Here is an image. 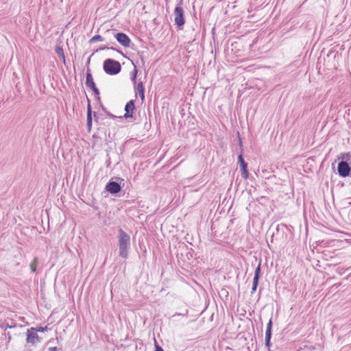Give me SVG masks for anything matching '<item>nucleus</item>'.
<instances>
[{
    "label": "nucleus",
    "mask_w": 351,
    "mask_h": 351,
    "mask_svg": "<svg viewBox=\"0 0 351 351\" xmlns=\"http://www.w3.org/2000/svg\"><path fill=\"white\" fill-rule=\"evenodd\" d=\"M293 227L291 225L278 224L276 228V232H274L271 236V241L273 242L275 237L276 241H281L282 243H287L293 239Z\"/></svg>",
    "instance_id": "1"
},
{
    "label": "nucleus",
    "mask_w": 351,
    "mask_h": 351,
    "mask_svg": "<svg viewBox=\"0 0 351 351\" xmlns=\"http://www.w3.org/2000/svg\"><path fill=\"white\" fill-rule=\"evenodd\" d=\"M337 173L341 178L351 176V153H341L337 156Z\"/></svg>",
    "instance_id": "2"
},
{
    "label": "nucleus",
    "mask_w": 351,
    "mask_h": 351,
    "mask_svg": "<svg viewBox=\"0 0 351 351\" xmlns=\"http://www.w3.org/2000/svg\"><path fill=\"white\" fill-rule=\"evenodd\" d=\"M119 256L123 258H128L131 247L130 236L122 228L118 230Z\"/></svg>",
    "instance_id": "3"
},
{
    "label": "nucleus",
    "mask_w": 351,
    "mask_h": 351,
    "mask_svg": "<svg viewBox=\"0 0 351 351\" xmlns=\"http://www.w3.org/2000/svg\"><path fill=\"white\" fill-rule=\"evenodd\" d=\"M103 69L106 73L114 75L120 73L121 65L119 62L111 58H108L104 62Z\"/></svg>",
    "instance_id": "4"
},
{
    "label": "nucleus",
    "mask_w": 351,
    "mask_h": 351,
    "mask_svg": "<svg viewBox=\"0 0 351 351\" xmlns=\"http://www.w3.org/2000/svg\"><path fill=\"white\" fill-rule=\"evenodd\" d=\"M238 137H239V149H240V154L238 156V162L239 163L240 168H241V176L243 179H247L249 177V172L247 170V163L245 161L243 156V143L241 138L239 136V133H238Z\"/></svg>",
    "instance_id": "5"
},
{
    "label": "nucleus",
    "mask_w": 351,
    "mask_h": 351,
    "mask_svg": "<svg viewBox=\"0 0 351 351\" xmlns=\"http://www.w3.org/2000/svg\"><path fill=\"white\" fill-rule=\"evenodd\" d=\"M182 4V0H180V3L176 5L173 11L175 25L179 29H182L185 23L184 11L181 7Z\"/></svg>",
    "instance_id": "6"
},
{
    "label": "nucleus",
    "mask_w": 351,
    "mask_h": 351,
    "mask_svg": "<svg viewBox=\"0 0 351 351\" xmlns=\"http://www.w3.org/2000/svg\"><path fill=\"white\" fill-rule=\"evenodd\" d=\"M37 332V330L34 327L28 328L27 330V343L34 345L36 343L40 342V338L38 335Z\"/></svg>",
    "instance_id": "7"
},
{
    "label": "nucleus",
    "mask_w": 351,
    "mask_h": 351,
    "mask_svg": "<svg viewBox=\"0 0 351 351\" xmlns=\"http://www.w3.org/2000/svg\"><path fill=\"white\" fill-rule=\"evenodd\" d=\"M117 42L124 47H129L131 43L130 37L125 33L118 32L114 34Z\"/></svg>",
    "instance_id": "8"
},
{
    "label": "nucleus",
    "mask_w": 351,
    "mask_h": 351,
    "mask_svg": "<svg viewBox=\"0 0 351 351\" xmlns=\"http://www.w3.org/2000/svg\"><path fill=\"white\" fill-rule=\"evenodd\" d=\"M105 189L110 194L114 195L121 191V186L119 183L110 180L106 185Z\"/></svg>",
    "instance_id": "9"
},
{
    "label": "nucleus",
    "mask_w": 351,
    "mask_h": 351,
    "mask_svg": "<svg viewBox=\"0 0 351 351\" xmlns=\"http://www.w3.org/2000/svg\"><path fill=\"white\" fill-rule=\"evenodd\" d=\"M134 109H135L134 101L132 99V100L129 101L125 106L124 110H125V112L124 115L122 117V119L123 118H125V119L133 118Z\"/></svg>",
    "instance_id": "10"
},
{
    "label": "nucleus",
    "mask_w": 351,
    "mask_h": 351,
    "mask_svg": "<svg viewBox=\"0 0 351 351\" xmlns=\"http://www.w3.org/2000/svg\"><path fill=\"white\" fill-rule=\"evenodd\" d=\"M86 86L89 88H93L96 86L95 83L94 82L93 77L92 74L90 73V69H88L86 75Z\"/></svg>",
    "instance_id": "11"
},
{
    "label": "nucleus",
    "mask_w": 351,
    "mask_h": 351,
    "mask_svg": "<svg viewBox=\"0 0 351 351\" xmlns=\"http://www.w3.org/2000/svg\"><path fill=\"white\" fill-rule=\"evenodd\" d=\"M135 93L136 94H139L142 101L145 99V88L143 82L138 83L137 86L135 87Z\"/></svg>",
    "instance_id": "12"
},
{
    "label": "nucleus",
    "mask_w": 351,
    "mask_h": 351,
    "mask_svg": "<svg viewBox=\"0 0 351 351\" xmlns=\"http://www.w3.org/2000/svg\"><path fill=\"white\" fill-rule=\"evenodd\" d=\"M55 51L63 63L66 64V59L62 47L60 45H56Z\"/></svg>",
    "instance_id": "13"
},
{
    "label": "nucleus",
    "mask_w": 351,
    "mask_h": 351,
    "mask_svg": "<svg viewBox=\"0 0 351 351\" xmlns=\"http://www.w3.org/2000/svg\"><path fill=\"white\" fill-rule=\"evenodd\" d=\"M110 44H112L111 46L105 45V46L101 47L99 48V49L100 50L112 49V50H114V51H117L118 53H121L123 57L126 58L125 55L121 50L117 49L116 47H114V46H113V45H116V43L114 42H112Z\"/></svg>",
    "instance_id": "14"
},
{
    "label": "nucleus",
    "mask_w": 351,
    "mask_h": 351,
    "mask_svg": "<svg viewBox=\"0 0 351 351\" xmlns=\"http://www.w3.org/2000/svg\"><path fill=\"white\" fill-rule=\"evenodd\" d=\"M261 276V260L259 261L258 266L256 267L255 271H254V280H260V278Z\"/></svg>",
    "instance_id": "15"
},
{
    "label": "nucleus",
    "mask_w": 351,
    "mask_h": 351,
    "mask_svg": "<svg viewBox=\"0 0 351 351\" xmlns=\"http://www.w3.org/2000/svg\"><path fill=\"white\" fill-rule=\"evenodd\" d=\"M38 263V258L37 257H35L34 258V261L29 265L32 272L34 273L36 271V267H37Z\"/></svg>",
    "instance_id": "16"
},
{
    "label": "nucleus",
    "mask_w": 351,
    "mask_h": 351,
    "mask_svg": "<svg viewBox=\"0 0 351 351\" xmlns=\"http://www.w3.org/2000/svg\"><path fill=\"white\" fill-rule=\"evenodd\" d=\"M103 40H104V37H102L101 35L97 34V35H95L93 37H92L90 39L89 43H95L97 41H103Z\"/></svg>",
    "instance_id": "17"
},
{
    "label": "nucleus",
    "mask_w": 351,
    "mask_h": 351,
    "mask_svg": "<svg viewBox=\"0 0 351 351\" xmlns=\"http://www.w3.org/2000/svg\"><path fill=\"white\" fill-rule=\"evenodd\" d=\"M272 320L271 318L269 319V322L267 324L266 328V335H272Z\"/></svg>",
    "instance_id": "18"
},
{
    "label": "nucleus",
    "mask_w": 351,
    "mask_h": 351,
    "mask_svg": "<svg viewBox=\"0 0 351 351\" xmlns=\"http://www.w3.org/2000/svg\"><path fill=\"white\" fill-rule=\"evenodd\" d=\"M259 280L253 279L252 287V294L254 293L258 288Z\"/></svg>",
    "instance_id": "19"
},
{
    "label": "nucleus",
    "mask_w": 351,
    "mask_h": 351,
    "mask_svg": "<svg viewBox=\"0 0 351 351\" xmlns=\"http://www.w3.org/2000/svg\"><path fill=\"white\" fill-rule=\"evenodd\" d=\"M271 335H266L265 334V346L268 348H269L271 346ZM269 351H270V349H269Z\"/></svg>",
    "instance_id": "20"
},
{
    "label": "nucleus",
    "mask_w": 351,
    "mask_h": 351,
    "mask_svg": "<svg viewBox=\"0 0 351 351\" xmlns=\"http://www.w3.org/2000/svg\"><path fill=\"white\" fill-rule=\"evenodd\" d=\"M93 123V117L92 116H87L86 117V125L88 128V130L90 131L92 127Z\"/></svg>",
    "instance_id": "21"
},
{
    "label": "nucleus",
    "mask_w": 351,
    "mask_h": 351,
    "mask_svg": "<svg viewBox=\"0 0 351 351\" xmlns=\"http://www.w3.org/2000/svg\"><path fill=\"white\" fill-rule=\"evenodd\" d=\"M91 90L93 91L94 94L95 95V97H96V99L100 102V97H99V89L97 88V86H95L94 88H91Z\"/></svg>",
    "instance_id": "22"
},
{
    "label": "nucleus",
    "mask_w": 351,
    "mask_h": 351,
    "mask_svg": "<svg viewBox=\"0 0 351 351\" xmlns=\"http://www.w3.org/2000/svg\"><path fill=\"white\" fill-rule=\"evenodd\" d=\"M137 69L135 67L134 71H133V73L132 75V77H131V80L132 82H133L134 84H136V75H137Z\"/></svg>",
    "instance_id": "23"
},
{
    "label": "nucleus",
    "mask_w": 351,
    "mask_h": 351,
    "mask_svg": "<svg viewBox=\"0 0 351 351\" xmlns=\"http://www.w3.org/2000/svg\"><path fill=\"white\" fill-rule=\"evenodd\" d=\"M88 100V106H87V116H92V110L90 106V101L88 97H87Z\"/></svg>",
    "instance_id": "24"
},
{
    "label": "nucleus",
    "mask_w": 351,
    "mask_h": 351,
    "mask_svg": "<svg viewBox=\"0 0 351 351\" xmlns=\"http://www.w3.org/2000/svg\"><path fill=\"white\" fill-rule=\"evenodd\" d=\"M35 329L37 330V332H45V331H47L49 330L47 326H39V327L35 328Z\"/></svg>",
    "instance_id": "25"
},
{
    "label": "nucleus",
    "mask_w": 351,
    "mask_h": 351,
    "mask_svg": "<svg viewBox=\"0 0 351 351\" xmlns=\"http://www.w3.org/2000/svg\"><path fill=\"white\" fill-rule=\"evenodd\" d=\"M106 115H107L109 118L112 119H122V117H121V116L118 117V116L114 115V114H112L111 112H108H108H106Z\"/></svg>",
    "instance_id": "26"
},
{
    "label": "nucleus",
    "mask_w": 351,
    "mask_h": 351,
    "mask_svg": "<svg viewBox=\"0 0 351 351\" xmlns=\"http://www.w3.org/2000/svg\"><path fill=\"white\" fill-rule=\"evenodd\" d=\"M154 351H165L161 346H160L155 341V350Z\"/></svg>",
    "instance_id": "27"
},
{
    "label": "nucleus",
    "mask_w": 351,
    "mask_h": 351,
    "mask_svg": "<svg viewBox=\"0 0 351 351\" xmlns=\"http://www.w3.org/2000/svg\"><path fill=\"white\" fill-rule=\"evenodd\" d=\"M47 351H59L57 347H49Z\"/></svg>",
    "instance_id": "28"
},
{
    "label": "nucleus",
    "mask_w": 351,
    "mask_h": 351,
    "mask_svg": "<svg viewBox=\"0 0 351 351\" xmlns=\"http://www.w3.org/2000/svg\"><path fill=\"white\" fill-rule=\"evenodd\" d=\"M99 103H100V106H101V107L102 110H103L104 112H105V113H106V112H108V111H107V110H106V108H105V107L101 104V101H100Z\"/></svg>",
    "instance_id": "29"
},
{
    "label": "nucleus",
    "mask_w": 351,
    "mask_h": 351,
    "mask_svg": "<svg viewBox=\"0 0 351 351\" xmlns=\"http://www.w3.org/2000/svg\"><path fill=\"white\" fill-rule=\"evenodd\" d=\"M94 117H95V121H97L99 117H97V112H94Z\"/></svg>",
    "instance_id": "30"
},
{
    "label": "nucleus",
    "mask_w": 351,
    "mask_h": 351,
    "mask_svg": "<svg viewBox=\"0 0 351 351\" xmlns=\"http://www.w3.org/2000/svg\"><path fill=\"white\" fill-rule=\"evenodd\" d=\"M347 200L348 201L347 204L351 206V197H348Z\"/></svg>",
    "instance_id": "31"
},
{
    "label": "nucleus",
    "mask_w": 351,
    "mask_h": 351,
    "mask_svg": "<svg viewBox=\"0 0 351 351\" xmlns=\"http://www.w3.org/2000/svg\"><path fill=\"white\" fill-rule=\"evenodd\" d=\"M336 162V160L332 163V169H335V163Z\"/></svg>",
    "instance_id": "32"
},
{
    "label": "nucleus",
    "mask_w": 351,
    "mask_h": 351,
    "mask_svg": "<svg viewBox=\"0 0 351 351\" xmlns=\"http://www.w3.org/2000/svg\"><path fill=\"white\" fill-rule=\"evenodd\" d=\"M12 328V326H9L8 324H7V326H6L5 328Z\"/></svg>",
    "instance_id": "33"
},
{
    "label": "nucleus",
    "mask_w": 351,
    "mask_h": 351,
    "mask_svg": "<svg viewBox=\"0 0 351 351\" xmlns=\"http://www.w3.org/2000/svg\"><path fill=\"white\" fill-rule=\"evenodd\" d=\"M110 164V161L109 160L108 162V164H107V167H108Z\"/></svg>",
    "instance_id": "34"
}]
</instances>
